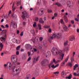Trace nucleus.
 Returning a JSON list of instances; mask_svg holds the SVG:
<instances>
[{
  "label": "nucleus",
  "mask_w": 79,
  "mask_h": 79,
  "mask_svg": "<svg viewBox=\"0 0 79 79\" xmlns=\"http://www.w3.org/2000/svg\"><path fill=\"white\" fill-rule=\"evenodd\" d=\"M52 54L54 56H56L58 55H60L59 59L62 61L63 59L64 54L63 53V52L61 50H58L56 48H53L52 50Z\"/></svg>",
  "instance_id": "f257e3e1"
},
{
  "label": "nucleus",
  "mask_w": 79,
  "mask_h": 79,
  "mask_svg": "<svg viewBox=\"0 0 79 79\" xmlns=\"http://www.w3.org/2000/svg\"><path fill=\"white\" fill-rule=\"evenodd\" d=\"M11 60L12 64L13 65H16V64L19 65L20 64V63L19 62H17L18 59L16 58V55L12 56H11Z\"/></svg>",
  "instance_id": "f03ea898"
},
{
  "label": "nucleus",
  "mask_w": 79,
  "mask_h": 79,
  "mask_svg": "<svg viewBox=\"0 0 79 79\" xmlns=\"http://www.w3.org/2000/svg\"><path fill=\"white\" fill-rule=\"evenodd\" d=\"M22 14H23L22 16V17L23 19H25L26 18H29V15H28L27 12L26 11H24V12H23Z\"/></svg>",
  "instance_id": "7ed1b4c3"
},
{
  "label": "nucleus",
  "mask_w": 79,
  "mask_h": 79,
  "mask_svg": "<svg viewBox=\"0 0 79 79\" xmlns=\"http://www.w3.org/2000/svg\"><path fill=\"white\" fill-rule=\"evenodd\" d=\"M49 61L47 60H44L41 63V64L42 66H45L46 64H48Z\"/></svg>",
  "instance_id": "20e7f679"
},
{
  "label": "nucleus",
  "mask_w": 79,
  "mask_h": 79,
  "mask_svg": "<svg viewBox=\"0 0 79 79\" xmlns=\"http://www.w3.org/2000/svg\"><path fill=\"white\" fill-rule=\"evenodd\" d=\"M56 37V34H54L52 36L49 37V38L48 39V41L49 42H52V40L55 38Z\"/></svg>",
  "instance_id": "39448f33"
},
{
  "label": "nucleus",
  "mask_w": 79,
  "mask_h": 79,
  "mask_svg": "<svg viewBox=\"0 0 79 79\" xmlns=\"http://www.w3.org/2000/svg\"><path fill=\"white\" fill-rule=\"evenodd\" d=\"M11 24H12V27L13 28H15L17 27V23L15 22H12L11 23Z\"/></svg>",
  "instance_id": "423d86ee"
},
{
  "label": "nucleus",
  "mask_w": 79,
  "mask_h": 79,
  "mask_svg": "<svg viewBox=\"0 0 79 79\" xmlns=\"http://www.w3.org/2000/svg\"><path fill=\"white\" fill-rule=\"evenodd\" d=\"M44 11V9H40L39 12H38V15H42L43 12Z\"/></svg>",
  "instance_id": "0eeeda50"
},
{
  "label": "nucleus",
  "mask_w": 79,
  "mask_h": 79,
  "mask_svg": "<svg viewBox=\"0 0 79 79\" xmlns=\"http://www.w3.org/2000/svg\"><path fill=\"white\" fill-rule=\"evenodd\" d=\"M16 72L17 73V74H19L20 72H21V69L20 68H19L18 69H16L15 70Z\"/></svg>",
  "instance_id": "6e6552de"
},
{
  "label": "nucleus",
  "mask_w": 79,
  "mask_h": 79,
  "mask_svg": "<svg viewBox=\"0 0 79 79\" xmlns=\"http://www.w3.org/2000/svg\"><path fill=\"white\" fill-rule=\"evenodd\" d=\"M64 20L66 22V23H67L68 22V18H67V16L66 15H64Z\"/></svg>",
  "instance_id": "1a4fd4ad"
},
{
  "label": "nucleus",
  "mask_w": 79,
  "mask_h": 79,
  "mask_svg": "<svg viewBox=\"0 0 79 79\" xmlns=\"http://www.w3.org/2000/svg\"><path fill=\"white\" fill-rule=\"evenodd\" d=\"M67 5L69 7L73 6L71 5V1H69L67 2Z\"/></svg>",
  "instance_id": "9d476101"
},
{
  "label": "nucleus",
  "mask_w": 79,
  "mask_h": 79,
  "mask_svg": "<svg viewBox=\"0 0 79 79\" xmlns=\"http://www.w3.org/2000/svg\"><path fill=\"white\" fill-rule=\"evenodd\" d=\"M63 27L65 31H68V27H67V26L65 24L64 25Z\"/></svg>",
  "instance_id": "9b49d317"
},
{
  "label": "nucleus",
  "mask_w": 79,
  "mask_h": 79,
  "mask_svg": "<svg viewBox=\"0 0 79 79\" xmlns=\"http://www.w3.org/2000/svg\"><path fill=\"white\" fill-rule=\"evenodd\" d=\"M3 32L4 33L3 35V37H5V38H6V30H4L3 31Z\"/></svg>",
  "instance_id": "f8f14e48"
},
{
  "label": "nucleus",
  "mask_w": 79,
  "mask_h": 79,
  "mask_svg": "<svg viewBox=\"0 0 79 79\" xmlns=\"http://www.w3.org/2000/svg\"><path fill=\"white\" fill-rule=\"evenodd\" d=\"M59 66V64H57V65H56L55 66V65H54V64H52V66H51V67L52 68H55L57 67H58V66Z\"/></svg>",
  "instance_id": "ddd939ff"
},
{
  "label": "nucleus",
  "mask_w": 79,
  "mask_h": 79,
  "mask_svg": "<svg viewBox=\"0 0 79 79\" xmlns=\"http://www.w3.org/2000/svg\"><path fill=\"white\" fill-rule=\"evenodd\" d=\"M75 39V37L74 36H72V37L69 39V40L70 41H73Z\"/></svg>",
  "instance_id": "4468645a"
},
{
  "label": "nucleus",
  "mask_w": 79,
  "mask_h": 79,
  "mask_svg": "<svg viewBox=\"0 0 79 79\" xmlns=\"http://www.w3.org/2000/svg\"><path fill=\"white\" fill-rule=\"evenodd\" d=\"M17 74H18L16 72V71H14V69L13 70V72H12V75H13V76H15L16 75H17Z\"/></svg>",
  "instance_id": "2eb2a0df"
},
{
  "label": "nucleus",
  "mask_w": 79,
  "mask_h": 79,
  "mask_svg": "<svg viewBox=\"0 0 79 79\" xmlns=\"http://www.w3.org/2000/svg\"><path fill=\"white\" fill-rule=\"evenodd\" d=\"M39 22L40 23H44V21L42 20V18H41L39 20Z\"/></svg>",
  "instance_id": "dca6fc26"
},
{
  "label": "nucleus",
  "mask_w": 79,
  "mask_h": 79,
  "mask_svg": "<svg viewBox=\"0 0 79 79\" xmlns=\"http://www.w3.org/2000/svg\"><path fill=\"white\" fill-rule=\"evenodd\" d=\"M61 75L62 76L64 77V76L66 75V72H64V71H63L61 73Z\"/></svg>",
  "instance_id": "f3484780"
},
{
  "label": "nucleus",
  "mask_w": 79,
  "mask_h": 79,
  "mask_svg": "<svg viewBox=\"0 0 79 79\" xmlns=\"http://www.w3.org/2000/svg\"><path fill=\"white\" fill-rule=\"evenodd\" d=\"M79 67V66L77 64H76L75 66L73 67V70H75L76 69V68H78Z\"/></svg>",
  "instance_id": "a211bd4d"
},
{
  "label": "nucleus",
  "mask_w": 79,
  "mask_h": 79,
  "mask_svg": "<svg viewBox=\"0 0 79 79\" xmlns=\"http://www.w3.org/2000/svg\"><path fill=\"white\" fill-rule=\"evenodd\" d=\"M72 77V75L70 74L69 75V76L66 77V78L70 79Z\"/></svg>",
  "instance_id": "6ab92c4d"
},
{
  "label": "nucleus",
  "mask_w": 79,
  "mask_h": 79,
  "mask_svg": "<svg viewBox=\"0 0 79 79\" xmlns=\"http://www.w3.org/2000/svg\"><path fill=\"white\" fill-rule=\"evenodd\" d=\"M38 27H39V30H41L42 29V27H41V24L39 23L38 24Z\"/></svg>",
  "instance_id": "aec40b11"
},
{
  "label": "nucleus",
  "mask_w": 79,
  "mask_h": 79,
  "mask_svg": "<svg viewBox=\"0 0 79 79\" xmlns=\"http://www.w3.org/2000/svg\"><path fill=\"white\" fill-rule=\"evenodd\" d=\"M14 5H15V2L13 3V5L12 6V10L13 11L15 10V7H14Z\"/></svg>",
  "instance_id": "412c9836"
},
{
  "label": "nucleus",
  "mask_w": 79,
  "mask_h": 79,
  "mask_svg": "<svg viewBox=\"0 0 79 79\" xmlns=\"http://www.w3.org/2000/svg\"><path fill=\"white\" fill-rule=\"evenodd\" d=\"M57 39H59V38L61 37V35H60L59 33H58L57 35H56Z\"/></svg>",
  "instance_id": "4be33fe9"
},
{
  "label": "nucleus",
  "mask_w": 79,
  "mask_h": 79,
  "mask_svg": "<svg viewBox=\"0 0 79 79\" xmlns=\"http://www.w3.org/2000/svg\"><path fill=\"white\" fill-rule=\"evenodd\" d=\"M50 27V26L45 25L44 26V27L46 29H48V28H49Z\"/></svg>",
  "instance_id": "5701e85b"
},
{
  "label": "nucleus",
  "mask_w": 79,
  "mask_h": 79,
  "mask_svg": "<svg viewBox=\"0 0 79 79\" xmlns=\"http://www.w3.org/2000/svg\"><path fill=\"white\" fill-rule=\"evenodd\" d=\"M55 5H57V6H60V5H61L58 2H56L55 3Z\"/></svg>",
  "instance_id": "b1692460"
},
{
  "label": "nucleus",
  "mask_w": 79,
  "mask_h": 79,
  "mask_svg": "<svg viewBox=\"0 0 79 79\" xmlns=\"http://www.w3.org/2000/svg\"><path fill=\"white\" fill-rule=\"evenodd\" d=\"M28 77H27L26 78H25V79H30V77H31V75L30 74H28L27 75Z\"/></svg>",
  "instance_id": "393cba45"
},
{
  "label": "nucleus",
  "mask_w": 79,
  "mask_h": 79,
  "mask_svg": "<svg viewBox=\"0 0 79 79\" xmlns=\"http://www.w3.org/2000/svg\"><path fill=\"white\" fill-rule=\"evenodd\" d=\"M68 41H66V42L64 43V46H66L67 45H68Z\"/></svg>",
  "instance_id": "a878e982"
},
{
  "label": "nucleus",
  "mask_w": 79,
  "mask_h": 79,
  "mask_svg": "<svg viewBox=\"0 0 79 79\" xmlns=\"http://www.w3.org/2000/svg\"><path fill=\"white\" fill-rule=\"evenodd\" d=\"M60 22L61 23L63 24H64V21H63V19H60Z\"/></svg>",
  "instance_id": "bb28decb"
},
{
  "label": "nucleus",
  "mask_w": 79,
  "mask_h": 79,
  "mask_svg": "<svg viewBox=\"0 0 79 79\" xmlns=\"http://www.w3.org/2000/svg\"><path fill=\"white\" fill-rule=\"evenodd\" d=\"M20 47L21 46L20 45H19L18 47H17L16 48L17 50H19V49H20Z\"/></svg>",
  "instance_id": "cd10ccee"
},
{
  "label": "nucleus",
  "mask_w": 79,
  "mask_h": 79,
  "mask_svg": "<svg viewBox=\"0 0 79 79\" xmlns=\"http://www.w3.org/2000/svg\"><path fill=\"white\" fill-rule=\"evenodd\" d=\"M69 59V57H67L66 59H65L64 61V62H67L68 61V60Z\"/></svg>",
  "instance_id": "c85d7f7f"
},
{
  "label": "nucleus",
  "mask_w": 79,
  "mask_h": 79,
  "mask_svg": "<svg viewBox=\"0 0 79 79\" xmlns=\"http://www.w3.org/2000/svg\"><path fill=\"white\" fill-rule=\"evenodd\" d=\"M71 60V63H73V61H74V58L72 57Z\"/></svg>",
  "instance_id": "c756f323"
},
{
  "label": "nucleus",
  "mask_w": 79,
  "mask_h": 79,
  "mask_svg": "<svg viewBox=\"0 0 79 79\" xmlns=\"http://www.w3.org/2000/svg\"><path fill=\"white\" fill-rule=\"evenodd\" d=\"M73 75L75 76H79V74H76V73H73Z\"/></svg>",
  "instance_id": "7c9ffc66"
},
{
  "label": "nucleus",
  "mask_w": 79,
  "mask_h": 79,
  "mask_svg": "<svg viewBox=\"0 0 79 79\" xmlns=\"http://www.w3.org/2000/svg\"><path fill=\"white\" fill-rule=\"evenodd\" d=\"M72 65H73V64L71 63H69V66H70V67H72Z\"/></svg>",
  "instance_id": "2f4dec72"
},
{
  "label": "nucleus",
  "mask_w": 79,
  "mask_h": 79,
  "mask_svg": "<svg viewBox=\"0 0 79 79\" xmlns=\"http://www.w3.org/2000/svg\"><path fill=\"white\" fill-rule=\"evenodd\" d=\"M0 47H1V48H3V44L2 43H0Z\"/></svg>",
  "instance_id": "473e14b6"
},
{
  "label": "nucleus",
  "mask_w": 79,
  "mask_h": 79,
  "mask_svg": "<svg viewBox=\"0 0 79 79\" xmlns=\"http://www.w3.org/2000/svg\"><path fill=\"white\" fill-rule=\"evenodd\" d=\"M37 24H36V22H35L34 23V24H33V27H35L36 26Z\"/></svg>",
  "instance_id": "72a5a7b5"
},
{
  "label": "nucleus",
  "mask_w": 79,
  "mask_h": 79,
  "mask_svg": "<svg viewBox=\"0 0 79 79\" xmlns=\"http://www.w3.org/2000/svg\"><path fill=\"white\" fill-rule=\"evenodd\" d=\"M35 21H39V18L38 17H35Z\"/></svg>",
  "instance_id": "f704fd0d"
},
{
  "label": "nucleus",
  "mask_w": 79,
  "mask_h": 79,
  "mask_svg": "<svg viewBox=\"0 0 79 79\" xmlns=\"http://www.w3.org/2000/svg\"><path fill=\"white\" fill-rule=\"evenodd\" d=\"M43 40V37H40V41H42V40Z\"/></svg>",
  "instance_id": "c9c22d12"
},
{
  "label": "nucleus",
  "mask_w": 79,
  "mask_h": 79,
  "mask_svg": "<svg viewBox=\"0 0 79 79\" xmlns=\"http://www.w3.org/2000/svg\"><path fill=\"white\" fill-rule=\"evenodd\" d=\"M2 40H5V39H6V38L4 37H1Z\"/></svg>",
  "instance_id": "e433bc0d"
},
{
  "label": "nucleus",
  "mask_w": 79,
  "mask_h": 79,
  "mask_svg": "<svg viewBox=\"0 0 79 79\" xmlns=\"http://www.w3.org/2000/svg\"><path fill=\"white\" fill-rule=\"evenodd\" d=\"M64 62H63L61 64V66H64Z\"/></svg>",
  "instance_id": "4c0bfd02"
},
{
  "label": "nucleus",
  "mask_w": 79,
  "mask_h": 79,
  "mask_svg": "<svg viewBox=\"0 0 79 79\" xmlns=\"http://www.w3.org/2000/svg\"><path fill=\"white\" fill-rule=\"evenodd\" d=\"M57 16H58V14H57L56 13H54V16H55V17H56Z\"/></svg>",
  "instance_id": "58836bf2"
},
{
  "label": "nucleus",
  "mask_w": 79,
  "mask_h": 79,
  "mask_svg": "<svg viewBox=\"0 0 79 79\" xmlns=\"http://www.w3.org/2000/svg\"><path fill=\"white\" fill-rule=\"evenodd\" d=\"M48 13H52V10H48Z\"/></svg>",
  "instance_id": "ea45409f"
},
{
  "label": "nucleus",
  "mask_w": 79,
  "mask_h": 79,
  "mask_svg": "<svg viewBox=\"0 0 79 79\" xmlns=\"http://www.w3.org/2000/svg\"><path fill=\"white\" fill-rule=\"evenodd\" d=\"M38 59L39 58H36V59L34 58V61H38Z\"/></svg>",
  "instance_id": "a19ab883"
},
{
  "label": "nucleus",
  "mask_w": 79,
  "mask_h": 79,
  "mask_svg": "<svg viewBox=\"0 0 79 79\" xmlns=\"http://www.w3.org/2000/svg\"><path fill=\"white\" fill-rule=\"evenodd\" d=\"M18 41V42H16V43H17L18 44H19V43H20V40H16V41Z\"/></svg>",
  "instance_id": "79ce46f5"
},
{
  "label": "nucleus",
  "mask_w": 79,
  "mask_h": 79,
  "mask_svg": "<svg viewBox=\"0 0 79 79\" xmlns=\"http://www.w3.org/2000/svg\"><path fill=\"white\" fill-rule=\"evenodd\" d=\"M20 35L21 36H22L23 35V31H22L21 32Z\"/></svg>",
  "instance_id": "37998d69"
},
{
  "label": "nucleus",
  "mask_w": 79,
  "mask_h": 79,
  "mask_svg": "<svg viewBox=\"0 0 79 79\" xmlns=\"http://www.w3.org/2000/svg\"><path fill=\"white\" fill-rule=\"evenodd\" d=\"M54 74H59V72H54Z\"/></svg>",
  "instance_id": "c03bdc74"
},
{
  "label": "nucleus",
  "mask_w": 79,
  "mask_h": 79,
  "mask_svg": "<svg viewBox=\"0 0 79 79\" xmlns=\"http://www.w3.org/2000/svg\"><path fill=\"white\" fill-rule=\"evenodd\" d=\"M31 60V57H30L28 59V60H27L28 61H29V60Z\"/></svg>",
  "instance_id": "a18cd8bd"
},
{
  "label": "nucleus",
  "mask_w": 79,
  "mask_h": 79,
  "mask_svg": "<svg viewBox=\"0 0 79 79\" xmlns=\"http://www.w3.org/2000/svg\"><path fill=\"white\" fill-rule=\"evenodd\" d=\"M53 61L54 63H55L56 64V61L55 60V58H54L53 60Z\"/></svg>",
  "instance_id": "49530a36"
},
{
  "label": "nucleus",
  "mask_w": 79,
  "mask_h": 79,
  "mask_svg": "<svg viewBox=\"0 0 79 79\" xmlns=\"http://www.w3.org/2000/svg\"><path fill=\"white\" fill-rule=\"evenodd\" d=\"M9 64H10V65H9V67L10 68H11V64L10 62H9Z\"/></svg>",
  "instance_id": "de8ad7c7"
},
{
  "label": "nucleus",
  "mask_w": 79,
  "mask_h": 79,
  "mask_svg": "<svg viewBox=\"0 0 79 79\" xmlns=\"http://www.w3.org/2000/svg\"><path fill=\"white\" fill-rule=\"evenodd\" d=\"M19 51H17L16 52V54L17 55H18L19 54Z\"/></svg>",
  "instance_id": "09e8293b"
},
{
  "label": "nucleus",
  "mask_w": 79,
  "mask_h": 79,
  "mask_svg": "<svg viewBox=\"0 0 79 79\" xmlns=\"http://www.w3.org/2000/svg\"><path fill=\"white\" fill-rule=\"evenodd\" d=\"M71 23H72V24H74V21L73 20H71Z\"/></svg>",
  "instance_id": "8fccbe9b"
},
{
  "label": "nucleus",
  "mask_w": 79,
  "mask_h": 79,
  "mask_svg": "<svg viewBox=\"0 0 79 79\" xmlns=\"http://www.w3.org/2000/svg\"><path fill=\"white\" fill-rule=\"evenodd\" d=\"M23 26H26V22H23Z\"/></svg>",
  "instance_id": "3c124183"
},
{
  "label": "nucleus",
  "mask_w": 79,
  "mask_h": 79,
  "mask_svg": "<svg viewBox=\"0 0 79 79\" xmlns=\"http://www.w3.org/2000/svg\"><path fill=\"white\" fill-rule=\"evenodd\" d=\"M52 32V30H51V29H49L48 31L49 32Z\"/></svg>",
  "instance_id": "603ef678"
},
{
  "label": "nucleus",
  "mask_w": 79,
  "mask_h": 79,
  "mask_svg": "<svg viewBox=\"0 0 79 79\" xmlns=\"http://www.w3.org/2000/svg\"><path fill=\"white\" fill-rule=\"evenodd\" d=\"M60 61V60H58L56 62V63H59Z\"/></svg>",
  "instance_id": "864d4df0"
},
{
  "label": "nucleus",
  "mask_w": 79,
  "mask_h": 79,
  "mask_svg": "<svg viewBox=\"0 0 79 79\" xmlns=\"http://www.w3.org/2000/svg\"><path fill=\"white\" fill-rule=\"evenodd\" d=\"M77 32L78 33H79V29H77Z\"/></svg>",
  "instance_id": "5fc2aeb1"
},
{
  "label": "nucleus",
  "mask_w": 79,
  "mask_h": 79,
  "mask_svg": "<svg viewBox=\"0 0 79 79\" xmlns=\"http://www.w3.org/2000/svg\"><path fill=\"white\" fill-rule=\"evenodd\" d=\"M17 4H18L19 5H21V2H17Z\"/></svg>",
  "instance_id": "6e6d98bb"
},
{
  "label": "nucleus",
  "mask_w": 79,
  "mask_h": 79,
  "mask_svg": "<svg viewBox=\"0 0 79 79\" xmlns=\"http://www.w3.org/2000/svg\"><path fill=\"white\" fill-rule=\"evenodd\" d=\"M78 19H77V18H75V20L76 21H77L78 22H79V20H78Z\"/></svg>",
  "instance_id": "4d7b16f0"
},
{
  "label": "nucleus",
  "mask_w": 79,
  "mask_h": 79,
  "mask_svg": "<svg viewBox=\"0 0 79 79\" xmlns=\"http://www.w3.org/2000/svg\"><path fill=\"white\" fill-rule=\"evenodd\" d=\"M33 49H34V52H37V49H36L35 48H34Z\"/></svg>",
  "instance_id": "13d9d810"
},
{
  "label": "nucleus",
  "mask_w": 79,
  "mask_h": 79,
  "mask_svg": "<svg viewBox=\"0 0 79 79\" xmlns=\"http://www.w3.org/2000/svg\"><path fill=\"white\" fill-rule=\"evenodd\" d=\"M28 56H30V55H31V52H28Z\"/></svg>",
  "instance_id": "bf43d9fd"
},
{
  "label": "nucleus",
  "mask_w": 79,
  "mask_h": 79,
  "mask_svg": "<svg viewBox=\"0 0 79 79\" xmlns=\"http://www.w3.org/2000/svg\"><path fill=\"white\" fill-rule=\"evenodd\" d=\"M8 65V64H4V67L5 68V67H6V66H7V65Z\"/></svg>",
  "instance_id": "052dcab7"
},
{
  "label": "nucleus",
  "mask_w": 79,
  "mask_h": 79,
  "mask_svg": "<svg viewBox=\"0 0 79 79\" xmlns=\"http://www.w3.org/2000/svg\"><path fill=\"white\" fill-rule=\"evenodd\" d=\"M6 27H7V28L9 27V26H8V24H6Z\"/></svg>",
  "instance_id": "680f3d73"
},
{
  "label": "nucleus",
  "mask_w": 79,
  "mask_h": 79,
  "mask_svg": "<svg viewBox=\"0 0 79 79\" xmlns=\"http://www.w3.org/2000/svg\"><path fill=\"white\" fill-rule=\"evenodd\" d=\"M19 33V30H17V34H18Z\"/></svg>",
  "instance_id": "e2e57ef3"
},
{
  "label": "nucleus",
  "mask_w": 79,
  "mask_h": 79,
  "mask_svg": "<svg viewBox=\"0 0 79 79\" xmlns=\"http://www.w3.org/2000/svg\"><path fill=\"white\" fill-rule=\"evenodd\" d=\"M28 45V47H31V45H29V44H27V45Z\"/></svg>",
  "instance_id": "0e129e2a"
},
{
  "label": "nucleus",
  "mask_w": 79,
  "mask_h": 79,
  "mask_svg": "<svg viewBox=\"0 0 79 79\" xmlns=\"http://www.w3.org/2000/svg\"><path fill=\"white\" fill-rule=\"evenodd\" d=\"M77 18L79 20V14H78L77 15Z\"/></svg>",
  "instance_id": "69168bd1"
},
{
  "label": "nucleus",
  "mask_w": 79,
  "mask_h": 79,
  "mask_svg": "<svg viewBox=\"0 0 79 79\" xmlns=\"http://www.w3.org/2000/svg\"><path fill=\"white\" fill-rule=\"evenodd\" d=\"M1 26L2 27V28H5V27H4V26L3 25H1Z\"/></svg>",
  "instance_id": "338daca9"
},
{
  "label": "nucleus",
  "mask_w": 79,
  "mask_h": 79,
  "mask_svg": "<svg viewBox=\"0 0 79 79\" xmlns=\"http://www.w3.org/2000/svg\"><path fill=\"white\" fill-rule=\"evenodd\" d=\"M21 52H24V49H22L20 50Z\"/></svg>",
  "instance_id": "774afa93"
}]
</instances>
